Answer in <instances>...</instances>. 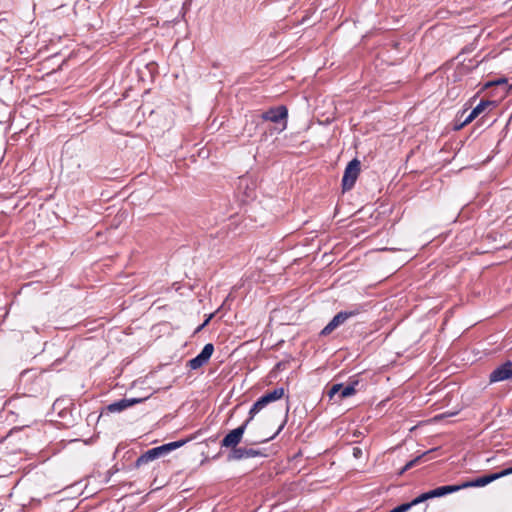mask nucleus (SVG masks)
<instances>
[{
    "instance_id": "412c9836",
    "label": "nucleus",
    "mask_w": 512,
    "mask_h": 512,
    "mask_svg": "<svg viewBox=\"0 0 512 512\" xmlns=\"http://www.w3.org/2000/svg\"><path fill=\"white\" fill-rule=\"evenodd\" d=\"M213 316H214V314L212 313V314H210V315L206 318V320L202 323V324L204 325V327H205L206 325H208V323L211 321V319L213 318Z\"/></svg>"
},
{
    "instance_id": "2eb2a0df",
    "label": "nucleus",
    "mask_w": 512,
    "mask_h": 512,
    "mask_svg": "<svg viewBox=\"0 0 512 512\" xmlns=\"http://www.w3.org/2000/svg\"><path fill=\"white\" fill-rule=\"evenodd\" d=\"M436 449L428 450L421 455L415 457L414 459L410 460L405 464V466L400 471V474H403L404 472L408 471L409 469L413 468L415 465H417L424 457H426L428 454L434 452Z\"/></svg>"
},
{
    "instance_id": "f257e3e1",
    "label": "nucleus",
    "mask_w": 512,
    "mask_h": 512,
    "mask_svg": "<svg viewBox=\"0 0 512 512\" xmlns=\"http://www.w3.org/2000/svg\"><path fill=\"white\" fill-rule=\"evenodd\" d=\"M184 443L185 441H175L149 449L140 457L137 458V460L135 461V467L139 468L142 465H145L153 460H156L166 455L167 453L181 447Z\"/></svg>"
},
{
    "instance_id": "4be33fe9",
    "label": "nucleus",
    "mask_w": 512,
    "mask_h": 512,
    "mask_svg": "<svg viewBox=\"0 0 512 512\" xmlns=\"http://www.w3.org/2000/svg\"><path fill=\"white\" fill-rule=\"evenodd\" d=\"M203 328H204V325H203V324H201V325L196 329V332L201 331Z\"/></svg>"
},
{
    "instance_id": "dca6fc26",
    "label": "nucleus",
    "mask_w": 512,
    "mask_h": 512,
    "mask_svg": "<svg viewBox=\"0 0 512 512\" xmlns=\"http://www.w3.org/2000/svg\"><path fill=\"white\" fill-rule=\"evenodd\" d=\"M433 498V495H432V491H428V492H425V493H422L421 495H419L418 497H416L415 499H413L410 504H412V507L417 505V504H420L428 499H432Z\"/></svg>"
},
{
    "instance_id": "ddd939ff",
    "label": "nucleus",
    "mask_w": 512,
    "mask_h": 512,
    "mask_svg": "<svg viewBox=\"0 0 512 512\" xmlns=\"http://www.w3.org/2000/svg\"><path fill=\"white\" fill-rule=\"evenodd\" d=\"M139 401H140L139 399H135V398L134 399H121L119 401L109 404L107 406V409L110 412H121V411L131 407L135 403H138Z\"/></svg>"
},
{
    "instance_id": "6ab92c4d",
    "label": "nucleus",
    "mask_w": 512,
    "mask_h": 512,
    "mask_svg": "<svg viewBox=\"0 0 512 512\" xmlns=\"http://www.w3.org/2000/svg\"><path fill=\"white\" fill-rule=\"evenodd\" d=\"M361 454H362V450L360 448H358V447L353 448L354 457L358 458L361 456Z\"/></svg>"
},
{
    "instance_id": "4468645a",
    "label": "nucleus",
    "mask_w": 512,
    "mask_h": 512,
    "mask_svg": "<svg viewBox=\"0 0 512 512\" xmlns=\"http://www.w3.org/2000/svg\"><path fill=\"white\" fill-rule=\"evenodd\" d=\"M462 487H461V484L460 485H446V486H440V487H437L432 491V495H433V498H436V497H442V496H445L447 494H450V493H454V492H457L459 490H461Z\"/></svg>"
},
{
    "instance_id": "1a4fd4ad",
    "label": "nucleus",
    "mask_w": 512,
    "mask_h": 512,
    "mask_svg": "<svg viewBox=\"0 0 512 512\" xmlns=\"http://www.w3.org/2000/svg\"><path fill=\"white\" fill-rule=\"evenodd\" d=\"M288 117V110L285 106H278L274 108H270L266 112L262 114V118L266 121H271L274 123H278L280 121H284L283 128H286V119Z\"/></svg>"
},
{
    "instance_id": "a211bd4d",
    "label": "nucleus",
    "mask_w": 512,
    "mask_h": 512,
    "mask_svg": "<svg viewBox=\"0 0 512 512\" xmlns=\"http://www.w3.org/2000/svg\"><path fill=\"white\" fill-rule=\"evenodd\" d=\"M284 425H285V421H284V422L279 426V428H278V430L276 431V433H275V434H273L272 436L267 437V438H265V439L261 440L260 442H261V443H265V442H268V441L272 440L273 438H275V436H276L277 434H279V433H280V431L283 429Z\"/></svg>"
},
{
    "instance_id": "7ed1b4c3",
    "label": "nucleus",
    "mask_w": 512,
    "mask_h": 512,
    "mask_svg": "<svg viewBox=\"0 0 512 512\" xmlns=\"http://www.w3.org/2000/svg\"><path fill=\"white\" fill-rule=\"evenodd\" d=\"M285 394V390L283 387H279L274 389L271 392L266 393L261 396L251 407L249 411L250 419H253L256 414H258L266 405L271 402L277 401L281 399Z\"/></svg>"
},
{
    "instance_id": "9d476101",
    "label": "nucleus",
    "mask_w": 512,
    "mask_h": 512,
    "mask_svg": "<svg viewBox=\"0 0 512 512\" xmlns=\"http://www.w3.org/2000/svg\"><path fill=\"white\" fill-rule=\"evenodd\" d=\"M502 477H504V475H502V471H500L497 473L484 475V476L478 477V478L470 480V481H466L461 484V487H462V489L471 488V487H484V486L490 484L491 482H493L497 479H500Z\"/></svg>"
},
{
    "instance_id": "0eeeda50",
    "label": "nucleus",
    "mask_w": 512,
    "mask_h": 512,
    "mask_svg": "<svg viewBox=\"0 0 512 512\" xmlns=\"http://www.w3.org/2000/svg\"><path fill=\"white\" fill-rule=\"evenodd\" d=\"M214 352V345L212 343L206 344L202 351L194 358L187 362V367L191 370H197L207 364Z\"/></svg>"
},
{
    "instance_id": "aec40b11",
    "label": "nucleus",
    "mask_w": 512,
    "mask_h": 512,
    "mask_svg": "<svg viewBox=\"0 0 512 512\" xmlns=\"http://www.w3.org/2000/svg\"><path fill=\"white\" fill-rule=\"evenodd\" d=\"M510 474H512V467H509V468H506V469L502 470V475H504V477L508 476Z\"/></svg>"
},
{
    "instance_id": "423d86ee",
    "label": "nucleus",
    "mask_w": 512,
    "mask_h": 512,
    "mask_svg": "<svg viewBox=\"0 0 512 512\" xmlns=\"http://www.w3.org/2000/svg\"><path fill=\"white\" fill-rule=\"evenodd\" d=\"M252 419L250 417L239 427L231 430L221 441V447L237 449V445L241 442L245 430Z\"/></svg>"
},
{
    "instance_id": "f03ea898",
    "label": "nucleus",
    "mask_w": 512,
    "mask_h": 512,
    "mask_svg": "<svg viewBox=\"0 0 512 512\" xmlns=\"http://www.w3.org/2000/svg\"><path fill=\"white\" fill-rule=\"evenodd\" d=\"M363 311V306L357 305L350 310L340 311L332 320L321 330L320 335L327 336L340 325L344 324L349 318L356 317Z\"/></svg>"
},
{
    "instance_id": "9b49d317",
    "label": "nucleus",
    "mask_w": 512,
    "mask_h": 512,
    "mask_svg": "<svg viewBox=\"0 0 512 512\" xmlns=\"http://www.w3.org/2000/svg\"><path fill=\"white\" fill-rule=\"evenodd\" d=\"M262 452L253 448L238 447L231 450L228 460H242L262 456Z\"/></svg>"
},
{
    "instance_id": "39448f33",
    "label": "nucleus",
    "mask_w": 512,
    "mask_h": 512,
    "mask_svg": "<svg viewBox=\"0 0 512 512\" xmlns=\"http://www.w3.org/2000/svg\"><path fill=\"white\" fill-rule=\"evenodd\" d=\"M358 385V381H352L346 386L343 384H334L330 387L327 392L329 399H334L337 397V402H340L344 398L350 397L356 393V386Z\"/></svg>"
},
{
    "instance_id": "20e7f679",
    "label": "nucleus",
    "mask_w": 512,
    "mask_h": 512,
    "mask_svg": "<svg viewBox=\"0 0 512 512\" xmlns=\"http://www.w3.org/2000/svg\"><path fill=\"white\" fill-rule=\"evenodd\" d=\"M361 163L358 159L351 160L344 170V174L342 177V188L344 191H348L352 189L354 186L359 173H360Z\"/></svg>"
},
{
    "instance_id": "f8f14e48",
    "label": "nucleus",
    "mask_w": 512,
    "mask_h": 512,
    "mask_svg": "<svg viewBox=\"0 0 512 512\" xmlns=\"http://www.w3.org/2000/svg\"><path fill=\"white\" fill-rule=\"evenodd\" d=\"M488 107H495V101L481 100L468 114L463 123L459 127H463L466 124L472 122L477 116L484 112Z\"/></svg>"
},
{
    "instance_id": "f3484780",
    "label": "nucleus",
    "mask_w": 512,
    "mask_h": 512,
    "mask_svg": "<svg viewBox=\"0 0 512 512\" xmlns=\"http://www.w3.org/2000/svg\"><path fill=\"white\" fill-rule=\"evenodd\" d=\"M411 507H412V504L404 503V504H401V505L393 508L389 512H407Z\"/></svg>"
},
{
    "instance_id": "6e6552de",
    "label": "nucleus",
    "mask_w": 512,
    "mask_h": 512,
    "mask_svg": "<svg viewBox=\"0 0 512 512\" xmlns=\"http://www.w3.org/2000/svg\"><path fill=\"white\" fill-rule=\"evenodd\" d=\"M512 379V362L506 361L502 365L495 368L489 375L490 383H497Z\"/></svg>"
}]
</instances>
